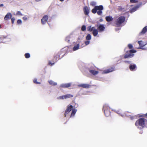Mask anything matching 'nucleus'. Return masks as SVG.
<instances>
[{"mask_svg":"<svg viewBox=\"0 0 147 147\" xmlns=\"http://www.w3.org/2000/svg\"><path fill=\"white\" fill-rule=\"evenodd\" d=\"M136 51L134 49H131L129 51V53L125 54L124 55V57L125 59L129 58L132 57L134 55L133 54L136 52Z\"/></svg>","mask_w":147,"mask_h":147,"instance_id":"obj_6","label":"nucleus"},{"mask_svg":"<svg viewBox=\"0 0 147 147\" xmlns=\"http://www.w3.org/2000/svg\"><path fill=\"white\" fill-rule=\"evenodd\" d=\"M147 32V26L144 27L142 29L141 32L140 33V35L144 34Z\"/></svg>","mask_w":147,"mask_h":147,"instance_id":"obj_17","label":"nucleus"},{"mask_svg":"<svg viewBox=\"0 0 147 147\" xmlns=\"http://www.w3.org/2000/svg\"><path fill=\"white\" fill-rule=\"evenodd\" d=\"M105 29V25L104 24H100L98 22H97L95 26L92 27V26H90L87 27L88 31L92 32V34L94 37H99L98 32L101 33L103 32Z\"/></svg>","mask_w":147,"mask_h":147,"instance_id":"obj_1","label":"nucleus"},{"mask_svg":"<svg viewBox=\"0 0 147 147\" xmlns=\"http://www.w3.org/2000/svg\"><path fill=\"white\" fill-rule=\"evenodd\" d=\"M1 28V24H0V28Z\"/></svg>","mask_w":147,"mask_h":147,"instance_id":"obj_50","label":"nucleus"},{"mask_svg":"<svg viewBox=\"0 0 147 147\" xmlns=\"http://www.w3.org/2000/svg\"><path fill=\"white\" fill-rule=\"evenodd\" d=\"M83 10L84 14L86 15H88L89 13V10L87 6H85L83 8Z\"/></svg>","mask_w":147,"mask_h":147,"instance_id":"obj_15","label":"nucleus"},{"mask_svg":"<svg viewBox=\"0 0 147 147\" xmlns=\"http://www.w3.org/2000/svg\"><path fill=\"white\" fill-rule=\"evenodd\" d=\"M61 52V51H60L59 53H58V54L57 56H54V58L56 60H57V58L58 57V56L59 57V59H60L61 58H62L64 56V55H65V54H64L63 55H62V57H60V55L61 54H60V52Z\"/></svg>","mask_w":147,"mask_h":147,"instance_id":"obj_24","label":"nucleus"},{"mask_svg":"<svg viewBox=\"0 0 147 147\" xmlns=\"http://www.w3.org/2000/svg\"><path fill=\"white\" fill-rule=\"evenodd\" d=\"M23 19L25 21H26L27 20V18L26 17L24 16V17H23Z\"/></svg>","mask_w":147,"mask_h":147,"instance_id":"obj_45","label":"nucleus"},{"mask_svg":"<svg viewBox=\"0 0 147 147\" xmlns=\"http://www.w3.org/2000/svg\"><path fill=\"white\" fill-rule=\"evenodd\" d=\"M61 1H64V0H59Z\"/></svg>","mask_w":147,"mask_h":147,"instance_id":"obj_49","label":"nucleus"},{"mask_svg":"<svg viewBox=\"0 0 147 147\" xmlns=\"http://www.w3.org/2000/svg\"><path fill=\"white\" fill-rule=\"evenodd\" d=\"M124 62L126 63H127L128 64H129L130 65V64H132L131 63V62L130 61H124Z\"/></svg>","mask_w":147,"mask_h":147,"instance_id":"obj_40","label":"nucleus"},{"mask_svg":"<svg viewBox=\"0 0 147 147\" xmlns=\"http://www.w3.org/2000/svg\"><path fill=\"white\" fill-rule=\"evenodd\" d=\"M78 86L84 88H87L89 87V85L86 84H82L78 85Z\"/></svg>","mask_w":147,"mask_h":147,"instance_id":"obj_22","label":"nucleus"},{"mask_svg":"<svg viewBox=\"0 0 147 147\" xmlns=\"http://www.w3.org/2000/svg\"><path fill=\"white\" fill-rule=\"evenodd\" d=\"M17 23L18 24H22V21L21 19H18L17 20Z\"/></svg>","mask_w":147,"mask_h":147,"instance_id":"obj_35","label":"nucleus"},{"mask_svg":"<svg viewBox=\"0 0 147 147\" xmlns=\"http://www.w3.org/2000/svg\"><path fill=\"white\" fill-rule=\"evenodd\" d=\"M80 44L79 43L77 44L76 45L74 46L73 47V50L74 51H76L79 49Z\"/></svg>","mask_w":147,"mask_h":147,"instance_id":"obj_21","label":"nucleus"},{"mask_svg":"<svg viewBox=\"0 0 147 147\" xmlns=\"http://www.w3.org/2000/svg\"><path fill=\"white\" fill-rule=\"evenodd\" d=\"M103 21V20L102 18H100L99 20V21L100 22H102Z\"/></svg>","mask_w":147,"mask_h":147,"instance_id":"obj_46","label":"nucleus"},{"mask_svg":"<svg viewBox=\"0 0 147 147\" xmlns=\"http://www.w3.org/2000/svg\"><path fill=\"white\" fill-rule=\"evenodd\" d=\"M125 17L124 16H121L119 17L116 21V24L117 27L122 26V24L125 20Z\"/></svg>","mask_w":147,"mask_h":147,"instance_id":"obj_5","label":"nucleus"},{"mask_svg":"<svg viewBox=\"0 0 147 147\" xmlns=\"http://www.w3.org/2000/svg\"><path fill=\"white\" fill-rule=\"evenodd\" d=\"M96 4V3L94 1H92L90 3V5L92 6H94Z\"/></svg>","mask_w":147,"mask_h":147,"instance_id":"obj_43","label":"nucleus"},{"mask_svg":"<svg viewBox=\"0 0 147 147\" xmlns=\"http://www.w3.org/2000/svg\"><path fill=\"white\" fill-rule=\"evenodd\" d=\"M73 107V106L71 105H70L68 106L65 112V113L64 114L65 116H66L67 114L71 110L72 108Z\"/></svg>","mask_w":147,"mask_h":147,"instance_id":"obj_16","label":"nucleus"},{"mask_svg":"<svg viewBox=\"0 0 147 147\" xmlns=\"http://www.w3.org/2000/svg\"><path fill=\"white\" fill-rule=\"evenodd\" d=\"M146 3V1H144V3L143 4L142 2H140L138 4L129 9L130 13H132L133 12L135 11L138 10V9L141 6V5L142 4H145Z\"/></svg>","mask_w":147,"mask_h":147,"instance_id":"obj_7","label":"nucleus"},{"mask_svg":"<svg viewBox=\"0 0 147 147\" xmlns=\"http://www.w3.org/2000/svg\"><path fill=\"white\" fill-rule=\"evenodd\" d=\"M128 47L129 49H131L133 48V46L131 44H129L128 45Z\"/></svg>","mask_w":147,"mask_h":147,"instance_id":"obj_39","label":"nucleus"},{"mask_svg":"<svg viewBox=\"0 0 147 147\" xmlns=\"http://www.w3.org/2000/svg\"><path fill=\"white\" fill-rule=\"evenodd\" d=\"M87 63H85L82 61H79L78 63V65L80 69H82L84 71V68L86 67V65Z\"/></svg>","mask_w":147,"mask_h":147,"instance_id":"obj_10","label":"nucleus"},{"mask_svg":"<svg viewBox=\"0 0 147 147\" xmlns=\"http://www.w3.org/2000/svg\"><path fill=\"white\" fill-rule=\"evenodd\" d=\"M92 36L90 34H88L86 36V39L87 40H90L91 39Z\"/></svg>","mask_w":147,"mask_h":147,"instance_id":"obj_25","label":"nucleus"},{"mask_svg":"<svg viewBox=\"0 0 147 147\" xmlns=\"http://www.w3.org/2000/svg\"><path fill=\"white\" fill-rule=\"evenodd\" d=\"M144 115H141L140 116H143Z\"/></svg>","mask_w":147,"mask_h":147,"instance_id":"obj_51","label":"nucleus"},{"mask_svg":"<svg viewBox=\"0 0 147 147\" xmlns=\"http://www.w3.org/2000/svg\"><path fill=\"white\" fill-rule=\"evenodd\" d=\"M145 47V46H142L141 47L138 48V49H140L143 50H147V47Z\"/></svg>","mask_w":147,"mask_h":147,"instance_id":"obj_34","label":"nucleus"},{"mask_svg":"<svg viewBox=\"0 0 147 147\" xmlns=\"http://www.w3.org/2000/svg\"><path fill=\"white\" fill-rule=\"evenodd\" d=\"M145 115L147 116V113Z\"/></svg>","mask_w":147,"mask_h":147,"instance_id":"obj_52","label":"nucleus"},{"mask_svg":"<svg viewBox=\"0 0 147 147\" xmlns=\"http://www.w3.org/2000/svg\"><path fill=\"white\" fill-rule=\"evenodd\" d=\"M11 22L12 24H13L14 22V21L15 20L14 17H11Z\"/></svg>","mask_w":147,"mask_h":147,"instance_id":"obj_36","label":"nucleus"},{"mask_svg":"<svg viewBox=\"0 0 147 147\" xmlns=\"http://www.w3.org/2000/svg\"><path fill=\"white\" fill-rule=\"evenodd\" d=\"M16 15L17 16L19 15L20 16H22L23 15V14L20 11H18L17 12Z\"/></svg>","mask_w":147,"mask_h":147,"instance_id":"obj_32","label":"nucleus"},{"mask_svg":"<svg viewBox=\"0 0 147 147\" xmlns=\"http://www.w3.org/2000/svg\"><path fill=\"white\" fill-rule=\"evenodd\" d=\"M55 63L54 62H52L51 61H48V65L50 66H53L54 65Z\"/></svg>","mask_w":147,"mask_h":147,"instance_id":"obj_31","label":"nucleus"},{"mask_svg":"<svg viewBox=\"0 0 147 147\" xmlns=\"http://www.w3.org/2000/svg\"><path fill=\"white\" fill-rule=\"evenodd\" d=\"M130 2L131 3H137L138 2V1L136 0H130Z\"/></svg>","mask_w":147,"mask_h":147,"instance_id":"obj_33","label":"nucleus"},{"mask_svg":"<svg viewBox=\"0 0 147 147\" xmlns=\"http://www.w3.org/2000/svg\"><path fill=\"white\" fill-rule=\"evenodd\" d=\"M73 96L70 94H67L64 96H63L60 97V99H65L68 98H70L73 97Z\"/></svg>","mask_w":147,"mask_h":147,"instance_id":"obj_18","label":"nucleus"},{"mask_svg":"<svg viewBox=\"0 0 147 147\" xmlns=\"http://www.w3.org/2000/svg\"><path fill=\"white\" fill-rule=\"evenodd\" d=\"M118 10L120 11H122L124 9L123 8H122L121 6H120L119 7Z\"/></svg>","mask_w":147,"mask_h":147,"instance_id":"obj_42","label":"nucleus"},{"mask_svg":"<svg viewBox=\"0 0 147 147\" xmlns=\"http://www.w3.org/2000/svg\"><path fill=\"white\" fill-rule=\"evenodd\" d=\"M35 1L37 2H38L40 1H41V0H35Z\"/></svg>","mask_w":147,"mask_h":147,"instance_id":"obj_48","label":"nucleus"},{"mask_svg":"<svg viewBox=\"0 0 147 147\" xmlns=\"http://www.w3.org/2000/svg\"><path fill=\"white\" fill-rule=\"evenodd\" d=\"M49 82L50 84L52 85H57V83L51 80H49Z\"/></svg>","mask_w":147,"mask_h":147,"instance_id":"obj_27","label":"nucleus"},{"mask_svg":"<svg viewBox=\"0 0 147 147\" xmlns=\"http://www.w3.org/2000/svg\"><path fill=\"white\" fill-rule=\"evenodd\" d=\"M115 70V67L113 66L107 69H105L103 71L102 74H107Z\"/></svg>","mask_w":147,"mask_h":147,"instance_id":"obj_9","label":"nucleus"},{"mask_svg":"<svg viewBox=\"0 0 147 147\" xmlns=\"http://www.w3.org/2000/svg\"><path fill=\"white\" fill-rule=\"evenodd\" d=\"M81 30L83 32H85L86 30V27L85 25H83L82 26Z\"/></svg>","mask_w":147,"mask_h":147,"instance_id":"obj_28","label":"nucleus"},{"mask_svg":"<svg viewBox=\"0 0 147 147\" xmlns=\"http://www.w3.org/2000/svg\"><path fill=\"white\" fill-rule=\"evenodd\" d=\"M128 52V51H126V53H127Z\"/></svg>","mask_w":147,"mask_h":147,"instance_id":"obj_53","label":"nucleus"},{"mask_svg":"<svg viewBox=\"0 0 147 147\" xmlns=\"http://www.w3.org/2000/svg\"><path fill=\"white\" fill-rule=\"evenodd\" d=\"M12 16V14L10 12L7 13L4 18V20H7L10 19Z\"/></svg>","mask_w":147,"mask_h":147,"instance_id":"obj_13","label":"nucleus"},{"mask_svg":"<svg viewBox=\"0 0 147 147\" xmlns=\"http://www.w3.org/2000/svg\"><path fill=\"white\" fill-rule=\"evenodd\" d=\"M26 58H29L30 57V55L29 53H26L24 55Z\"/></svg>","mask_w":147,"mask_h":147,"instance_id":"obj_30","label":"nucleus"},{"mask_svg":"<svg viewBox=\"0 0 147 147\" xmlns=\"http://www.w3.org/2000/svg\"><path fill=\"white\" fill-rule=\"evenodd\" d=\"M83 36H79L78 38V42H80V40H82V39Z\"/></svg>","mask_w":147,"mask_h":147,"instance_id":"obj_37","label":"nucleus"},{"mask_svg":"<svg viewBox=\"0 0 147 147\" xmlns=\"http://www.w3.org/2000/svg\"><path fill=\"white\" fill-rule=\"evenodd\" d=\"M4 6V5L3 4H0V7H3Z\"/></svg>","mask_w":147,"mask_h":147,"instance_id":"obj_47","label":"nucleus"},{"mask_svg":"<svg viewBox=\"0 0 147 147\" xmlns=\"http://www.w3.org/2000/svg\"><path fill=\"white\" fill-rule=\"evenodd\" d=\"M33 82H34V83L36 84H40V82H37V79L36 78H35L33 80Z\"/></svg>","mask_w":147,"mask_h":147,"instance_id":"obj_38","label":"nucleus"},{"mask_svg":"<svg viewBox=\"0 0 147 147\" xmlns=\"http://www.w3.org/2000/svg\"><path fill=\"white\" fill-rule=\"evenodd\" d=\"M136 68V65L134 63L131 64L129 65V69L131 71H135Z\"/></svg>","mask_w":147,"mask_h":147,"instance_id":"obj_14","label":"nucleus"},{"mask_svg":"<svg viewBox=\"0 0 147 147\" xmlns=\"http://www.w3.org/2000/svg\"><path fill=\"white\" fill-rule=\"evenodd\" d=\"M103 9L104 7L102 5L95 6L92 10L91 11L94 14L97 13L98 15L101 16L102 13V10Z\"/></svg>","mask_w":147,"mask_h":147,"instance_id":"obj_4","label":"nucleus"},{"mask_svg":"<svg viewBox=\"0 0 147 147\" xmlns=\"http://www.w3.org/2000/svg\"><path fill=\"white\" fill-rule=\"evenodd\" d=\"M77 111V110L75 109H74L72 110V113H71V117H72L74 116L75 114L76 113Z\"/></svg>","mask_w":147,"mask_h":147,"instance_id":"obj_29","label":"nucleus"},{"mask_svg":"<svg viewBox=\"0 0 147 147\" xmlns=\"http://www.w3.org/2000/svg\"><path fill=\"white\" fill-rule=\"evenodd\" d=\"M71 39L70 35H69L67 36L65 39V41L68 43H69Z\"/></svg>","mask_w":147,"mask_h":147,"instance_id":"obj_26","label":"nucleus"},{"mask_svg":"<svg viewBox=\"0 0 147 147\" xmlns=\"http://www.w3.org/2000/svg\"><path fill=\"white\" fill-rule=\"evenodd\" d=\"M96 67L94 65L91 63H87L84 68V71L87 73L90 74H98V71L96 70Z\"/></svg>","mask_w":147,"mask_h":147,"instance_id":"obj_2","label":"nucleus"},{"mask_svg":"<svg viewBox=\"0 0 147 147\" xmlns=\"http://www.w3.org/2000/svg\"><path fill=\"white\" fill-rule=\"evenodd\" d=\"M138 43L140 46L139 48L142 46H146L147 45V42H144L142 40L138 41Z\"/></svg>","mask_w":147,"mask_h":147,"instance_id":"obj_12","label":"nucleus"},{"mask_svg":"<svg viewBox=\"0 0 147 147\" xmlns=\"http://www.w3.org/2000/svg\"><path fill=\"white\" fill-rule=\"evenodd\" d=\"M48 18V16L47 15H45L42 17L41 20V22L42 24H45L47 22Z\"/></svg>","mask_w":147,"mask_h":147,"instance_id":"obj_11","label":"nucleus"},{"mask_svg":"<svg viewBox=\"0 0 147 147\" xmlns=\"http://www.w3.org/2000/svg\"><path fill=\"white\" fill-rule=\"evenodd\" d=\"M136 126L139 128L144 127L147 125V121L143 118H140L135 123Z\"/></svg>","mask_w":147,"mask_h":147,"instance_id":"obj_3","label":"nucleus"},{"mask_svg":"<svg viewBox=\"0 0 147 147\" xmlns=\"http://www.w3.org/2000/svg\"><path fill=\"white\" fill-rule=\"evenodd\" d=\"M11 40L10 38L7 36H0V41L2 43H5L7 42H9Z\"/></svg>","mask_w":147,"mask_h":147,"instance_id":"obj_8","label":"nucleus"},{"mask_svg":"<svg viewBox=\"0 0 147 147\" xmlns=\"http://www.w3.org/2000/svg\"><path fill=\"white\" fill-rule=\"evenodd\" d=\"M71 85V84L69 83L63 84L61 85V86L63 88H68Z\"/></svg>","mask_w":147,"mask_h":147,"instance_id":"obj_23","label":"nucleus"},{"mask_svg":"<svg viewBox=\"0 0 147 147\" xmlns=\"http://www.w3.org/2000/svg\"><path fill=\"white\" fill-rule=\"evenodd\" d=\"M90 42V40H87L86 41H85V45H87L89 44Z\"/></svg>","mask_w":147,"mask_h":147,"instance_id":"obj_41","label":"nucleus"},{"mask_svg":"<svg viewBox=\"0 0 147 147\" xmlns=\"http://www.w3.org/2000/svg\"><path fill=\"white\" fill-rule=\"evenodd\" d=\"M121 28H115V30L116 31H117L121 29Z\"/></svg>","mask_w":147,"mask_h":147,"instance_id":"obj_44","label":"nucleus"},{"mask_svg":"<svg viewBox=\"0 0 147 147\" xmlns=\"http://www.w3.org/2000/svg\"><path fill=\"white\" fill-rule=\"evenodd\" d=\"M105 19L107 22H110L113 20V18L112 16H106Z\"/></svg>","mask_w":147,"mask_h":147,"instance_id":"obj_20","label":"nucleus"},{"mask_svg":"<svg viewBox=\"0 0 147 147\" xmlns=\"http://www.w3.org/2000/svg\"><path fill=\"white\" fill-rule=\"evenodd\" d=\"M106 106L104 105L103 107V109L104 110V113L106 116H108L110 115L109 111L106 110Z\"/></svg>","mask_w":147,"mask_h":147,"instance_id":"obj_19","label":"nucleus"}]
</instances>
